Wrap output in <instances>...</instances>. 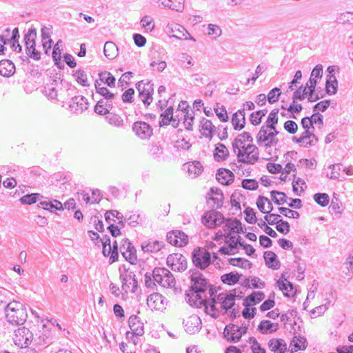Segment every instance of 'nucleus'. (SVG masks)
I'll use <instances>...</instances> for the list:
<instances>
[{"instance_id":"nucleus-11","label":"nucleus","mask_w":353,"mask_h":353,"mask_svg":"<svg viewBox=\"0 0 353 353\" xmlns=\"http://www.w3.org/2000/svg\"><path fill=\"white\" fill-rule=\"evenodd\" d=\"M165 32L170 34V37H174L179 39H191L195 41L185 28L178 23H168L165 28Z\"/></svg>"},{"instance_id":"nucleus-55","label":"nucleus","mask_w":353,"mask_h":353,"mask_svg":"<svg viewBox=\"0 0 353 353\" xmlns=\"http://www.w3.org/2000/svg\"><path fill=\"white\" fill-rule=\"evenodd\" d=\"M267 110H258L250 115V121L252 125H257L261 122V119L267 113Z\"/></svg>"},{"instance_id":"nucleus-4","label":"nucleus","mask_w":353,"mask_h":353,"mask_svg":"<svg viewBox=\"0 0 353 353\" xmlns=\"http://www.w3.org/2000/svg\"><path fill=\"white\" fill-rule=\"evenodd\" d=\"M111 216L116 217L119 220L118 224L123 228L125 223L128 222V225L131 227H136L140 223V215L136 213L127 212L125 215H123L119 211L112 210L107 211L105 214V219L108 223H110L112 219Z\"/></svg>"},{"instance_id":"nucleus-37","label":"nucleus","mask_w":353,"mask_h":353,"mask_svg":"<svg viewBox=\"0 0 353 353\" xmlns=\"http://www.w3.org/2000/svg\"><path fill=\"white\" fill-rule=\"evenodd\" d=\"M57 81L52 80L50 83L44 86L43 93L49 99H54L57 97Z\"/></svg>"},{"instance_id":"nucleus-22","label":"nucleus","mask_w":353,"mask_h":353,"mask_svg":"<svg viewBox=\"0 0 353 353\" xmlns=\"http://www.w3.org/2000/svg\"><path fill=\"white\" fill-rule=\"evenodd\" d=\"M232 124L235 130H241L244 128L245 125V113L244 109L239 110L232 115Z\"/></svg>"},{"instance_id":"nucleus-28","label":"nucleus","mask_w":353,"mask_h":353,"mask_svg":"<svg viewBox=\"0 0 353 353\" xmlns=\"http://www.w3.org/2000/svg\"><path fill=\"white\" fill-rule=\"evenodd\" d=\"M234 174L229 170L221 168L216 174V179L223 185H229L234 181Z\"/></svg>"},{"instance_id":"nucleus-33","label":"nucleus","mask_w":353,"mask_h":353,"mask_svg":"<svg viewBox=\"0 0 353 353\" xmlns=\"http://www.w3.org/2000/svg\"><path fill=\"white\" fill-rule=\"evenodd\" d=\"M236 296L235 290L228 293L226 296L224 297L223 302L221 305V312L223 311V313L225 314L229 309H231L235 304Z\"/></svg>"},{"instance_id":"nucleus-38","label":"nucleus","mask_w":353,"mask_h":353,"mask_svg":"<svg viewBox=\"0 0 353 353\" xmlns=\"http://www.w3.org/2000/svg\"><path fill=\"white\" fill-rule=\"evenodd\" d=\"M338 81L334 75L327 76L325 84L326 93L330 95L335 94L337 92Z\"/></svg>"},{"instance_id":"nucleus-10","label":"nucleus","mask_w":353,"mask_h":353,"mask_svg":"<svg viewBox=\"0 0 353 353\" xmlns=\"http://www.w3.org/2000/svg\"><path fill=\"white\" fill-rule=\"evenodd\" d=\"M167 265L172 271L183 272L187 269V260L179 253L170 254L167 258Z\"/></svg>"},{"instance_id":"nucleus-50","label":"nucleus","mask_w":353,"mask_h":353,"mask_svg":"<svg viewBox=\"0 0 353 353\" xmlns=\"http://www.w3.org/2000/svg\"><path fill=\"white\" fill-rule=\"evenodd\" d=\"M169 273V270L165 268H155L152 272V277L156 283L160 285L162 283V278Z\"/></svg>"},{"instance_id":"nucleus-15","label":"nucleus","mask_w":353,"mask_h":353,"mask_svg":"<svg viewBox=\"0 0 353 353\" xmlns=\"http://www.w3.org/2000/svg\"><path fill=\"white\" fill-rule=\"evenodd\" d=\"M88 108V99L81 95L74 96L69 103L70 111L76 114H81Z\"/></svg>"},{"instance_id":"nucleus-18","label":"nucleus","mask_w":353,"mask_h":353,"mask_svg":"<svg viewBox=\"0 0 353 353\" xmlns=\"http://www.w3.org/2000/svg\"><path fill=\"white\" fill-rule=\"evenodd\" d=\"M147 304L151 310H163L165 308L166 299L159 293H153L148 297Z\"/></svg>"},{"instance_id":"nucleus-19","label":"nucleus","mask_w":353,"mask_h":353,"mask_svg":"<svg viewBox=\"0 0 353 353\" xmlns=\"http://www.w3.org/2000/svg\"><path fill=\"white\" fill-rule=\"evenodd\" d=\"M128 323L132 332H128L126 333L127 338H130V335L142 336L144 334L143 323L140 322L139 318L137 316H130Z\"/></svg>"},{"instance_id":"nucleus-3","label":"nucleus","mask_w":353,"mask_h":353,"mask_svg":"<svg viewBox=\"0 0 353 353\" xmlns=\"http://www.w3.org/2000/svg\"><path fill=\"white\" fill-rule=\"evenodd\" d=\"M189 273L192 284L191 290L195 293V297L199 300V303H202L204 300L200 294L205 292L208 285L207 280L198 270H190Z\"/></svg>"},{"instance_id":"nucleus-20","label":"nucleus","mask_w":353,"mask_h":353,"mask_svg":"<svg viewBox=\"0 0 353 353\" xmlns=\"http://www.w3.org/2000/svg\"><path fill=\"white\" fill-rule=\"evenodd\" d=\"M201 324V319L197 315L194 314L190 316L184 322V327L188 333L192 334L200 331Z\"/></svg>"},{"instance_id":"nucleus-16","label":"nucleus","mask_w":353,"mask_h":353,"mask_svg":"<svg viewBox=\"0 0 353 353\" xmlns=\"http://www.w3.org/2000/svg\"><path fill=\"white\" fill-rule=\"evenodd\" d=\"M132 130L141 139H148L153 134V128L146 122L136 121L132 125Z\"/></svg>"},{"instance_id":"nucleus-44","label":"nucleus","mask_w":353,"mask_h":353,"mask_svg":"<svg viewBox=\"0 0 353 353\" xmlns=\"http://www.w3.org/2000/svg\"><path fill=\"white\" fill-rule=\"evenodd\" d=\"M228 263L233 266L240 267L245 269L251 268L252 265L250 261L243 258H230L228 259Z\"/></svg>"},{"instance_id":"nucleus-46","label":"nucleus","mask_w":353,"mask_h":353,"mask_svg":"<svg viewBox=\"0 0 353 353\" xmlns=\"http://www.w3.org/2000/svg\"><path fill=\"white\" fill-rule=\"evenodd\" d=\"M240 275L237 273L230 272L221 276V280L223 283L234 285L239 281Z\"/></svg>"},{"instance_id":"nucleus-59","label":"nucleus","mask_w":353,"mask_h":353,"mask_svg":"<svg viewBox=\"0 0 353 353\" xmlns=\"http://www.w3.org/2000/svg\"><path fill=\"white\" fill-rule=\"evenodd\" d=\"M175 284V279L172 274V273L169 271L168 274L165 275V277L162 278V283H160L163 288H171L173 287Z\"/></svg>"},{"instance_id":"nucleus-36","label":"nucleus","mask_w":353,"mask_h":353,"mask_svg":"<svg viewBox=\"0 0 353 353\" xmlns=\"http://www.w3.org/2000/svg\"><path fill=\"white\" fill-rule=\"evenodd\" d=\"M229 156V151L223 143H218L216 146L214 157L216 161H222Z\"/></svg>"},{"instance_id":"nucleus-64","label":"nucleus","mask_w":353,"mask_h":353,"mask_svg":"<svg viewBox=\"0 0 353 353\" xmlns=\"http://www.w3.org/2000/svg\"><path fill=\"white\" fill-rule=\"evenodd\" d=\"M163 148L157 143H153L150 145L149 152L155 159L159 158L163 154Z\"/></svg>"},{"instance_id":"nucleus-12","label":"nucleus","mask_w":353,"mask_h":353,"mask_svg":"<svg viewBox=\"0 0 353 353\" xmlns=\"http://www.w3.org/2000/svg\"><path fill=\"white\" fill-rule=\"evenodd\" d=\"M119 250L125 259L131 264H136L137 261V250L128 239L122 240Z\"/></svg>"},{"instance_id":"nucleus-24","label":"nucleus","mask_w":353,"mask_h":353,"mask_svg":"<svg viewBox=\"0 0 353 353\" xmlns=\"http://www.w3.org/2000/svg\"><path fill=\"white\" fill-rule=\"evenodd\" d=\"M265 298L263 292L260 291H254L243 299V305L244 307L253 306L259 303Z\"/></svg>"},{"instance_id":"nucleus-63","label":"nucleus","mask_w":353,"mask_h":353,"mask_svg":"<svg viewBox=\"0 0 353 353\" xmlns=\"http://www.w3.org/2000/svg\"><path fill=\"white\" fill-rule=\"evenodd\" d=\"M290 225L288 221L279 219L276 223V229L281 234H286L290 232Z\"/></svg>"},{"instance_id":"nucleus-41","label":"nucleus","mask_w":353,"mask_h":353,"mask_svg":"<svg viewBox=\"0 0 353 353\" xmlns=\"http://www.w3.org/2000/svg\"><path fill=\"white\" fill-rule=\"evenodd\" d=\"M301 135L305 142V147L314 145L319 141L317 137L310 130H305Z\"/></svg>"},{"instance_id":"nucleus-61","label":"nucleus","mask_w":353,"mask_h":353,"mask_svg":"<svg viewBox=\"0 0 353 353\" xmlns=\"http://www.w3.org/2000/svg\"><path fill=\"white\" fill-rule=\"evenodd\" d=\"M40 196V194L38 193H32L30 194H26L23 196L20 199V201L22 204H33L37 202V198Z\"/></svg>"},{"instance_id":"nucleus-53","label":"nucleus","mask_w":353,"mask_h":353,"mask_svg":"<svg viewBox=\"0 0 353 353\" xmlns=\"http://www.w3.org/2000/svg\"><path fill=\"white\" fill-rule=\"evenodd\" d=\"M313 198L315 202L322 207L327 206L330 202V197L326 193H316Z\"/></svg>"},{"instance_id":"nucleus-43","label":"nucleus","mask_w":353,"mask_h":353,"mask_svg":"<svg viewBox=\"0 0 353 353\" xmlns=\"http://www.w3.org/2000/svg\"><path fill=\"white\" fill-rule=\"evenodd\" d=\"M270 194L272 201L279 205L284 204L288 199L287 195L283 192L272 190Z\"/></svg>"},{"instance_id":"nucleus-49","label":"nucleus","mask_w":353,"mask_h":353,"mask_svg":"<svg viewBox=\"0 0 353 353\" xmlns=\"http://www.w3.org/2000/svg\"><path fill=\"white\" fill-rule=\"evenodd\" d=\"M292 343L294 347L292 351L297 352L298 350H305L307 347L306 339L303 336H296L293 338Z\"/></svg>"},{"instance_id":"nucleus-45","label":"nucleus","mask_w":353,"mask_h":353,"mask_svg":"<svg viewBox=\"0 0 353 353\" xmlns=\"http://www.w3.org/2000/svg\"><path fill=\"white\" fill-rule=\"evenodd\" d=\"M278 109H274L270 112L268 115L266 125H263L265 126V128H270V130H274V125H276L278 123Z\"/></svg>"},{"instance_id":"nucleus-7","label":"nucleus","mask_w":353,"mask_h":353,"mask_svg":"<svg viewBox=\"0 0 353 353\" xmlns=\"http://www.w3.org/2000/svg\"><path fill=\"white\" fill-rule=\"evenodd\" d=\"M153 86L154 85L151 81L144 83L143 81H140L136 84V88L139 92V97L145 107H148L152 102Z\"/></svg>"},{"instance_id":"nucleus-56","label":"nucleus","mask_w":353,"mask_h":353,"mask_svg":"<svg viewBox=\"0 0 353 353\" xmlns=\"http://www.w3.org/2000/svg\"><path fill=\"white\" fill-rule=\"evenodd\" d=\"M221 236H224L225 243H227L228 247L230 248L231 251H234L236 250V237L234 236L231 235L230 232H225L224 234L220 232Z\"/></svg>"},{"instance_id":"nucleus-52","label":"nucleus","mask_w":353,"mask_h":353,"mask_svg":"<svg viewBox=\"0 0 353 353\" xmlns=\"http://www.w3.org/2000/svg\"><path fill=\"white\" fill-rule=\"evenodd\" d=\"M214 110L221 121L227 122L228 121L227 110L223 105L220 106L219 103H216Z\"/></svg>"},{"instance_id":"nucleus-2","label":"nucleus","mask_w":353,"mask_h":353,"mask_svg":"<svg viewBox=\"0 0 353 353\" xmlns=\"http://www.w3.org/2000/svg\"><path fill=\"white\" fill-rule=\"evenodd\" d=\"M241 137H243L244 139H246L248 142H252L253 138L249 132H244L240 134H239L234 140L232 141V148L234 152H236L237 160L239 163H248V164H254L256 163L259 159V154H246L245 152L241 150L240 146L243 144L241 141Z\"/></svg>"},{"instance_id":"nucleus-54","label":"nucleus","mask_w":353,"mask_h":353,"mask_svg":"<svg viewBox=\"0 0 353 353\" xmlns=\"http://www.w3.org/2000/svg\"><path fill=\"white\" fill-rule=\"evenodd\" d=\"M73 76L75 77L76 81L83 86H88V78L85 71L78 70L74 72Z\"/></svg>"},{"instance_id":"nucleus-17","label":"nucleus","mask_w":353,"mask_h":353,"mask_svg":"<svg viewBox=\"0 0 353 353\" xmlns=\"http://www.w3.org/2000/svg\"><path fill=\"white\" fill-rule=\"evenodd\" d=\"M228 293H219L218 295L215 296L214 298L210 299L209 300H204L202 303L204 304L206 309L210 308V311L212 312L211 316L216 319L219 316V311L216 307V303H219L221 305L223 302L224 297L226 296Z\"/></svg>"},{"instance_id":"nucleus-1","label":"nucleus","mask_w":353,"mask_h":353,"mask_svg":"<svg viewBox=\"0 0 353 353\" xmlns=\"http://www.w3.org/2000/svg\"><path fill=\"white\" fill-rule=\"evenodd\" d=\"M6 318L8 322L14 325H23L28 317L26 309L18 301H12L6 305Z\"/></svg>"},{"instance_id":"nucleus-25","label":"nucleus","mask_w":353,"mask_h":353,"mask_svg":"<svg viewBox=\"0 0 353 353\" xmlns=\"http://www.w3.org/2000/svg\"><path fill=\"white\" fill-rule=\"evenodd\" d=\"M269 348L274 353H285L287 350V345L283 339H272L268 342Z\"/></svg>"},{"instance_id":"nucleus-58","label":"nucleus","mask_w":353,"mask_h":353,"mask_svg":"<svg viewBox=\"0 0 353 353\" xmlns=\"http://www.w3.org/2000/svg\"><path fill=\"white\" fill-rule=\"evenodd\" d=\"M141 23L143 28H145L146 32H151L154 28V23L152 18L150 16L145 15L144 16L141 20Z\"/></svg>"},{"instance_id":"nucleus-39","label":"nucleus","mask_w":353,"mask_h":353,"mask_svg":"<svg viewBox=\"0 0 353 353\" xmlns=\"http://www.w3.org/2000/svg\"><path fill=\"white\" fill-rule=\"evenodd\" d=\"M163 7H168L171 10L177 12L181 11L183 8V0H158Z\"/></svg>"},{"instance_id":"nucleus-30","label":"nucleus","mask_w":353,"mask_h":353,"mask_svg":"<svg viewBox=\"0 0 353 353\" xmlns=\"http://www.w3.org/2000/svg\"><path fill=\"white\" fill-rule=\"evenodd\" d=\"M276 284L279 289L283 292L285 296L290 298L295 294L293 284L286 279H284V280H279Z\"/></svg>"},{"instance_id":"nucleus-6","label":"nucleus","mask_w":353,"mask_h":353,"mask_svg":"<svg viewBox=\"0 0 353 353\" xmlns=\"http://www.w3.org/2000/svg\"><path fill=\"white\" fill-rule=\"evenodd\" d=\"M37 37V32L34 28H30L27 33L24 35V41L26 43V54L34 60H39L41 53L35 48V39Z\"/></svg>"},{"instance_id":"nucleus-14","label":"nucleus","mask_w":353,"mask_h":353,"mask_svg":"<svg viewBox=\"0 0 353 353\" xmlns=\"http://www.w3.org/2000/svg\"><path fill=\"white\" fill-rule=\"evenodd\" d=\"M270 130V128H265V126L264 125L261 126L256 136L257 143L259 145H261L264 143V145L266 148H270L278 143V139L274 138V134L271 133V132H269Z\"/></svg>"},{"instance_id":"nucleus-48","label":"nucleus","mask_w":353,"mask_h":353,"mask_svg":"<svg viewBox=\"0 0 353 353\" xmlns=\"http://www.w3.org/2000/svg\"><path fill=\"white\" fill-rule=\"evenodd\" d=\"M105 119L110 125L117 128H120L123 125V119L117 114L110 112L108 115L105 117Z\"/></svg>"},{"instance_id":"nucleus-27","label":"nucleus","mask_w":353,"mask_h":353,"mask_svg":"<svg viewBox=\"0 0 353 353\" xmlns=\"http://www.w3.org/2000/svg\"><path fill=\"white\" fill-rule=\"evenodd\" d=\"M164 246V243L159 241L149 240L141 244V250L144 252H157Z\"/></svg>"},{"instance_id":"nucleus-31","label":"nucleus","mask_w":353,"mask_h":353,"mask_svg":"<svg viewBox=\"0 0 353 353\" xmlns=\"http://www.w3.org/2000/svg\"><path fill=\"white\" fill-rule=\"evenodd\" d=\"M224 231L225 232L230 233H241L243 232L241 223L236 219H228L226 220L225 224L224 225Z\"/></svg>"},{"instance_id":"nucleus-8","label":"nucleus","mask_w":353,"mask_h":353,"mask_svg":"<svg viewBox=\"0 0 353 353\" xmlns=\"http://www.w3.org/2000/svg\"><path fill=\"white\" fill-rule=\"evenodd\" d=\"M120 279L121 280L122 290L128 293V291H131L134 293L138 288V281L136 279V275L134 272L125 271L120 274Z\"/></svg>"},{"instance_id":"nucleus-34","label":"nucleus","mask_w":353,"mask_h":353,"mask_svg":"<svg viewBox=\"0 0 353 353\" xmlns=\"http://www.w3.org/2000/svg\"><path fill=\"white\" fill-rule=\"evenodd\" d=\"M183 168L188 170L190 175H193V177L199 176L203 170V165L199 161L185 163L183 165Z\"/></svg>"},{"instance_id":"nucleus-26","label":"nucleus","mask_w":353,"mask_h":353,"mask_svg":"<svg viewBox=\"0 0 353 353\" xmlns=\"http://www.w3.org/2000/svg\"><path fill=\"white\" fill-rule=\"evenodd\" d=\"M14 64L8 59L0 61V74L3 77H10L14 74Z\"/></svg>"},{"instance_id":"nucleus-62","label":"nucleus","mask_w":353,"mask_h":353,"mask_svg":"<svg viewBox=\"0 0 353 353\" xmlns=\"http://www.w3.org/2000/svg\"><path fill=\"white\" fill-rule=\"evenodd\" d=\"M281 94V92L279 88H274L272 89L267 96L268 102L270 104L275 103L279 100Z\"/></svg>"},{"instance_id":"nucleus-35","label":"nucleus","mask_w":353,"mask_h":353,"mask_svg":"<svg viewBox=\"0 0 353 353\" xmlns=\"http://www.w3.org/2000/svg\"><path fill=\"white\" fill-rule=\"evenodd\" d=\"M103 53L108 59H113L118 54L117 46L112 41H107L104 45Z\"/></svg>"},{"instance_id":"nucleus-13","label":"nucleus","mask_w":353,"mask_h":353,"mask_svg":"<svg viewBox=\"0 0 353 353\" xmlns=\"http://www.w3.org/2000/svg\"><path fill=\"white\" fill-rule=\"evenodd\" d=\"M32 334L26 327H20L14 331V343L20 347H26L32 341Z\"/></svg>"},{"instance_id":"nucleus-32","label":"nucleus","mask_w":353,"mask_h":353,"mask_svg":"<svg viewBox=\"0 0 353 353\" xmlns=\"http://www.w3.org/2000/svg\"><path fill=\"white\" fill-rule=\"evenodd\" d=\"M278 330V324L273 323L268 320H263L258 325V330L263 334L272 333Z\"/></svg>"},{"instance_id":"nucleus-47","label":"nucleus","mask_w":353,"mask_h":353,"mask_svg":"<svg viewBox=\"0 0 353 353\" xmlns=\"http://www.w3.org/2000/svg\"><path fill=\"white\" fill-rule=\"evenodd\" d=\"M161 117L162 120L159 122L160 126L170 124L173 119V108L172 106L168 108L164 112L161 113Z\"/></svg>"},{"instance_id":"nucleus-57","label":"nucleus","mask_w":353,"mask_h":353,"mask_svg":"<svg viewBox=\"0 0 353 353\" xmlns=\"http://www.w3.org/2000/svg\"><path fill=\"white\" fill-rule=\"evenodd\" d=\"M278 210L281 214H283V216H285L288 218H292V219H297L300 216V214L298 212L292 210L288 208L279 207L278 208Z\"/></svg>"},{"instance_id":"nucleus-29","label":"nucleus","mask_w":353,"mask_h":353,"mask_svg":"<svg viewBox=\"0 0 353 353\" xmlns=\"http://www.w3.org/2000/svg\"><path fill=\"white\" fill-rule=\"evenodd\" d=\"M265 265L272 270H278L280 268V262L277 259L276 254L272 251H265L263 254Z\"/></svg>"},{"instance_id":"nucleus-9","label":"nucleus","mask_w":353,"mask_h":353,"mask_svg":"<svg viewBox=\"0 0 353 353\" xmlns=\"http://www.w3.org/2000/svg\"><path fill=\"white\" fill-rule=\"evenodd\" d=\"M223 221V215L214 210L205 212L201 218L202 223L209 228H214L221 225Z\"/></svg>"},{"instance_id":"nucleus-60","label":"nucleus","mask_w":353,"mask_h":353,"mask_svg":"<svg viewBox=\"0 0 353 353\" xmlns=\"http://www.w3.org/2000/svg\"><path fill=\"white\" fill-rule=\"evenodd\" d=\"M241 184H242V187L244 189L249 190H255L259 187L258 182L255 179H243V180H242Z\"/></svg>"},{"instance_id":"nucleus-21","label":"nucleus","mask_w":353,"mask_h":353,"mask_svg":"<svg viewBox=\"0 0 353 353\" xmlns=\"http://www.w3.org/2000/svg\"><path fill=\"white\" fill-rule=\"evenodd\" d=\"M223 335L227 341L236 343L241 338L242 333L240 332V327L238 325L230 324L225 326Z\"/></svg>"},{"instance_id":"nucleus-51","label":"nucleus","mask_w":353,"mask_h":353,"mask_svg":"<svg viewBox=\"0 0 353 353\" xmlns=\"http://www.w3.org/2000/svg\"><path fill=\"white\" fill-rule=\"evenodd\" d=\"M100 80L104 82L109 87H114L116 79L109 72H102L99 73Z\"/></svg>"},{"instance_id":"nucleus-5","label":"nucleus","mask_w":353,"mask_h":353,"mask_svg":"<svg viewBox=\"0 0 353 353\" xmlns=\"http://www.w3.org/2000/svg\"><path fill=\"white\" fill-rule=\"evenodd\" d=\"M193 264L200 270L206 269L212 263V255L203 248H196L192 252Z\"/></svg>"},{"instance_id":"nucleus-40","label":"nucleus","mask_w":353,"mask_h":353,"mask_svg":"<svg viewBox=\"0 0 353 353\" xmlns=\"http://www.w3.org/2000/svg\"><path fill=\"white\" fill-rule=\"evenodd\" d=\"M39 207L50 212H52L54 210H63V204L57 200H54V202L46 201H41L39 204Z\"/></svg>"},{"instance_id":"nucleus-42","label":"nucleus","mask_w":353,"mask_h":353,"mask_svg":"<svg viewBox=\"0 0 353 353\" xmlns=\"http://www.w3.org/2000/svg\"><path fill=\"white\" fill-rule=\"evenodd\" d=\"M94 86L97 92L106 99H116V94L112 93L107 88L102 86L98 81H95Z\"/></svg>"},{"instance_id":"nucleus-23","label":"nucleus","mask_w":353,"mask_h":353,"mask_svg":"<svg viewBox=\"0 0 353 353\" xmlns=\"http://www.w3.org/2000/svg\"><path fill=\"white\" fill-rule=\"evenodd\" d=\"M201 128L202 135L211 140L216 130L212 121L205 118H203L201 121Z\"/></svg>"}]
</instances>
